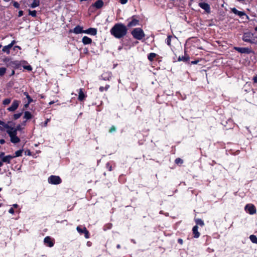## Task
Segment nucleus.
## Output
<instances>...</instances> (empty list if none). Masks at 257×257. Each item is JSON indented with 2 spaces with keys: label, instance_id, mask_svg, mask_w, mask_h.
<instances>
[{
  "label": "nucleus",
  "instance_id": "nucleus-33",
  "mask_svg": "<svg viewBox=\"0 0 257 257\" xmlns=\"http://www.w3.org/2000/svg\"><path fill=\"white\" fill-rule=\"evenodd\" d=\"M23 152V150H22V149L18 150L16 152H15V155L13 156V157H14V158H15V157H18L22 156Z\"/></svg>",
  "mask_w": 257,
  "mask_h": 257
},
{
  "label": "nucleus",
  "instance_id": "nucleus-25",
  "mask_svg": "<svg viewBox=\"0 0 257 257\" xmlns=\"http://www.w3.org/2000/svg\"><path fill=\"white\" fill-rule=\"evenodd\" d=\"M12 48L9 45L7 46H5L3 49L2 51L4 53H6L7 54H9L10 53V49Z\"/></svg>",
  "mask_w": 257,
  "mask_h": 257
},
{
  "label": "nucleus",
  "instance_id": "nucleus-11",
  "mask_svg": "<svg viewBox=\"0 0 257 257\" xmlns=\"http://www.w3.org/2000/svg\"><path fill=\"white\" fill-rule=\"evenodd\" d=\"M44 243L49 247H52L54 244V241L50 236H46L44 240Z\"/></svg>",
  "mask_w": 257,
  "mask_h": 257
},
{
  "label": "nucleus",
  "instance_id": "nucleus-9",
  "mask_svg": "<svg viewBox=\"0 0 257 257\" xmlns=\"http://www.w3.org/2000/svg\"><path fill=\"white\" fill-rule=\"evenodd\" d=\"M245 210L249 214L252 215L256 213V208L253 204H247L245 206Z\"/></svg>",
  "mask_w": 257,
  "mask_h": 257
},
{
  "label": "nucleus",
  "instance_id": "nucleus-20",
  "mask_svg": "<svg viewBox=\"0 0 257 257\" xmlns=\"http://www.w3.org/2000/svg\"><path fill=\"white\" fill-rule=\"evenodd\" d=\"M14 157H13V156L11 155H8L6 156H5L2 158V162L3 163H6L8 164L10 163L11 160L13 159Z\"/></svg>",
  "mask_w": 257,
  "mask_h": 257
},
{
  "label": "nucleus",
  "instance_id": "nucleus-44",
  "mask_svg": "<svg viewBox=\"0 0 257 257\" xmlns=\"http://www.w3.org/2000/svg\"><path fill=\"white\" fill-rule=\"evenodd\" d=\"M13 6L16 8H19L20 4L17 2H14Z\"/></svg>",
  "mask_w": 257,
  "mask_h": 257
},
{
  "label": "nucleus",
  "instance_id": "nucleus-41",
  "mask_svg": "<svg viewBox=\"0 0 257 257\" xmlns=\"http://www.w3.org/2000/svg\"><path fill=\"white\" fill-rule=\"evenodd\" d=\"M18 131H22L25 128L21 124H18L15 127Z\"/></svg>",
  "mask_w": 257,
  "mask_h": 257
},
{
  "label": "nucleus",
  "instance_id": "nucleus-17",
  "mask_svg": "<svg viewBox=\"0 0 257 257\" xmlns=\"http://www.w3.org/2000/svg\"><path fill=\"white\" fill-rule=\"evenodd\" d=\"M192 233L193 237L195 238H197L200 236V233L198 231V226L197 225H195L193 226L192 228Z\"/></svg>",
  "mask_w": 257,
  "mask_h": 257
},
{
  "label": "nucleus",
  "instance_id": "nucleus-61",
  "mask_svg": "<svg viewBox=\"0 0 257 257\" xmlns=\"http://www.w3.org/2000/svg\"><path fill=\"white\" fill-rule=\"evenodd\" d=\"M108 88H109V85H106L104 87L105 90H107L108 89Z\"/></svg>",
  "mask_w": 257,
  "mask_h": 257
},
{
  "label": "nucleus",
  "instance_id": "nucleus-62",
  "mask_svg": "<svg viewBox=\"0 0 257 257\" xmlns=\"http://www.w3.org/2000/svg\"><path fill=\"white\" fill-rule=\"evenodd\" d=\"M27 153H28V155H31V151L30 150H28Z\"/></svg>",
  "mask_w": 257,
  "mask_h": 257
},
{
  "label": "nucleus",
  "instance_id": "nucleus-30",
  "mask_svg": "<svg viewBox=\"0 0 257 257\" xmlns=\"http://www.w3.org/2000/svg\"><path fill=\"white\" fill-rule=\"evenodd\" d=\"M24 95L26 96V97L28 99V102H29V103H31L33 101V99L31 97V96L29 95V93L27 92H24Z\"/></svg>",
  "mask_w": 257,
  "mask_h": 257
},
{
  "label": "nucleus",
  "instance_id": "nucleus-8",
  "mask_svg": "<svg viewBox=\"0 0 257 257\" xmlns=\"http://www.w3.org/2000/svg\"><path fill=\"white\" fill-rule=\"evenodd\" d=\"M198 6L203 9L207 14L211 13V8L210 5L205 2H200L198 4Z\"/></svg>",
  "mask_w": 257,
  "mask_h": 257
},
{
  "label": "nucleus",
  "instance_id": "nucleus-35",
  "mask_svg": "<svg viewBox=\"0 0 257 257\" xmlns=\"http://www.w3.org/2000/svg\"><path fill=\"white\" fill-rule=\"evenodd\" d=\"M6 71H7L6 68L1 67L0 68V76L1 77L3 76L5 74Z\"/></svg>",
  "mask_w": 257,
  "mask_h": 257
},
{
  "label": "nucleus",
  "instance_id": "nucleus-51",
  "mask_svg": "<svg viewBox=\"0 0 257 257\" xmlns=\"http://www.w3.org/2000/svg\"><path fill=\"white\" fill-rule=\"evenodd\" d=\"M106 165H107V168H108V170H109V171H111V168H112V167H111V166L110 165V163H108L106 164Z\"/></svg>",
  "mask_w": 257,
  "mask_h": 257
},
{
  "label": "nucleus",
  "instance_id": "nucleus-36",
  "mask_svg": "<svg viewBox=\"0 0 257 257\" xmlns=\"http://www.w3.org/2000/svg\"><path fill=\"white\" fill-rule=\"evenodd\" d=\"M250 44H256L257 43V37H252L250 41L248 42Z\"/></svg>",
  "mask_w": 257,
  "mask_h": 257
},
{
  "label": "nucleus",
  "instance_id": "nucleus-43",
  "mask_svg": "<svg viewBox=\"0 0 257 257\" xmlns=\"http://www.w3.org/2000/svg\"><path fill=\"white\" fill-rule=\"evenodd\" d=\"M11 59L10 58H8V57H6L4 59H3V61L4 62H5L7 65V66H8V63H10V62H11Z\"/></svg>",
  "mask_w": 257,
  "mask_h": 257
},
{
  "label": "nucleus",
  "instance_id": "nucleus-34",
  "mask_svg": "<svg viewBox=\"0 0 257 257\" xmlns=\"http://www.w3.org/2000/svg\"><path fill=\"white\" fill-rule=\"evenodd\" d=\"M112 227V224L110 223H107L104 225L103 226V230L104 231H106L107 230L110 229Z\"/></svg>",
  "mask_w": 257,
  "mask_h": 257
},
{
  "label": "nucleus",
  "instance_id": "nucleus-3",
  "mask_svg": "<svg viewBox=\"0 0 257 257\" xmlns=\"http://www.w3.org/2000/svg\"><path fill=\"white\" fill-rule=\"evenodd\" d=\"M48 181L49 184L58 185L62 183V179L58 176L51 175L48 178Z\"/></svg>",
  "mask_w": 257,
  "mask_h": 257
},
{
  "label": "nucleus",
  "instance_id": "nucleus-47",
  "mask_svg": "<svg viewBox=\"0 0 257 257\" xmlns=\"http://www.w3.org/2000/svg\"><path fill=\"white\" fill-rule=\"evenodd\" d=\"M16 43V41L15 40H13L11 43L10 44H9V46H10V47L11 48H12V47L14 46V45Z\"/></svg>",
  "mask_w": 257,
  "mask_h": 257
},
{
  "label": "nucleus",
  "instance_id": "nucleus-64",
  "mask_svg": "<svg viewBox=\"0 0 257 257\" xmlns=\"http://www.w3.org/2000/svg\"><path fill=\"white\" fill-rule=\"evenodd\" d=\"M116 248H118V249L120 248V245L119 244H117L116 245Z\"/></svg>",
  "mask_w": 257,
  "mask_h": 257
},
{
  "label": "nucleus",
  "instance_id": "nucleus-26",
  "mask_svg": "<svg viewBox=\"0 0 257 257\" xmlns=\"http://www.w3.org/2000/svg\"><path fill=\"white\" fill-rule=\"evenodd\" d=\"M195 222L196 224V225H199L200 226H203L204 225V221L200 218H197L195 219Z\"/></svg>",
  "mask_w": 257,
  "mask_h": 257
},
{
  "label": "nucleus",
  "instance_id": "nucleus-58",
  "mask_svg": "<svg viewBox=\"0 0 257 257\" xmlns=\"http://www.w3.org/2000/svg\"><path fill=\"white\" fill-rule=\"evenodd\" d=\"M4 155H5V153L4 152H1V153H0V158H3V157H5Z\"/></svg>",
  "mask_w": 257,
  "mask_h": 257
},
{
  "label": "nucleus",
  "instance_id": "nucleus-28",
  "mask_svg": "<svg viewBox=\"0 0 257 257\" xmlns=\"http://www.w3.org/2000/svg\"><path fill=\"white\" fill-rule=\"evenodd\" d=\"M6 132L9 137H11L13 136H16L17 135L18 131L16 130V128H15L13 131H6Z\"/></svg>",
  "mask_w": 257,
  "mask_h": 257
},
{
  "label": "nucleus",
  "instance_id": "nucleus-19",
  "mask_svg": "<svg viewBox=\"0 0 257 257\" xmlns=\"http://www.w3.org/2000/svg\"><path fill=\"white\" fill-rule=\"evenodd\" d=\"M82 42L84 45H88L92 43V40L87 36H84L82 39Z\"/></svg>",
  "mask_w": 257,
  "mask_h": 257
},
{
  "label": "nucleus",
  "instance_id": "nucleus-6",
  "mask_svg": "<svg viewBox=\"0 0 257 257\" xmlns=\"http://www.w3.org/2000/svg\"><path fill=\"white\" fill-rule=\"evenodd\" d=\"M77 231L81 234H84L86 238H89V232L85 227H82L80 226H78L76 228Z\"/></svg>",
  "mask_w": 257,
  "mask_h": 257
},
{
  "label": "nucleus",
  "instance_id": "nucleus-14",
  "mask_svg": "<svg viewBox=\"0 0 257 257\" xmlns=\"http://www.w3.org/2000/svg\"><path fill=\"white\" fill-rule=\"evenodd\" d=\"M139 21L136 18H135V16H133L132 18V20L129 22L127 25V27L128 28H131L132 27H134L139 25Z\"/></svg>",
  "mask_w": 257,
  "mask_h": 257
},
{
  "label": "nucleus",
  "instance_id": "nucleus-42",
  "mask_svg": "<svg viewBox=\"0 0 257 257\" xmlns=\"http://www.w3.org/2000/svg\"><path fill=\"white\" fill-rule=\"evenodd\" d=\"M23 68H24V69H25L26 70H27L28 71H32V67L30 65L23 66Z\"/></svg>",
  "mask_w": 257,
  "mask_h": 257
},
{
  "label": "nucleus",
  "instance_id": "nucleus-2",
  "mask_svg": "<svg viewBox=\"0 0 257 257\" xmlns=\"http://www.w3.org/2000/svg\"><path fill=\"white\" fill-rule=\"evenodd\" d=\"M131 34L133 37L139 40H141L145 37V34L141 28H136L131 32Z\"/></svg>",
  "mask_w": 257,
  "mask_h": 257
},
{
  "label": "nucleus",
  "instance_id": "nucleus-22",
  "mask_svg": "<svg viewBox=\"0 0 257 257\" xmlns=\"http://www.w3.org/2000/svg\"><path fill=\"white\" fill-rule=\"evenodd\" d=\"M33 115L31 112L29 111H26L24 112V115L23 118L26 119V120H28L32 118Z\"/></svg>",
  "mask_w": 257,
  "mask_h": 257
},
{
  "label": "nucleus",
  "instance_id": "nucleus-40",
  "mask_svg": "<svg viewBox=\"0 0 257 257\" xmlns=\"http://www.w3.org/2000/svg\"><path fill=\"white\" fill-rule=\"evenodd\" d=\"M175 163L176 164H182L183 163V161L181 158H178L175 159Z\"/></svg>",
  "mask_w": 257,
  "mask_h": 257
},
{
  "label": "nucleus",
  "instance_id": "nucleus-7",
  "mask_svg": "<svg viewBox=\"0 0 257 257\" xmlns=\"http://www.w3.org/2000/svg\"><path fill=\"white\" fill-rule=\"evenodd\" d=\"M87 97L86 93L85 92L84 88H80L78 90V100L79 101H84Z\"/></svg>",
  "mask_w": 257,
  "mask_h": 257
},
{
  "label": "nucleus",
  "instance_id": "nucleus-29",
  "mask_svg": "<svg viewBox=\"0 0 257 257\" xmlns=\"http://www.w3.org/2000/svg\"><path fill=\"white\" fill-rule=\"evenodd\" d=\"M173 37L171 35H168L165 40L166 43L170 47L171 46V40Z\"/></svg>",
  "mask_w": 257,
  "mask_h": 257
},
{
  "label": "nucleus",
  "instance_id": "nucleus-18",
  "mask_svg": "<svg viewBox=\"0 0 257 257\" xmlns=\"http://www.w3.org/2000/svg\"><path fill=\"white\" fill-rule=\"evenodd\" d=\"M103 4V2L102 0H97L94 4H92V6L97 9H99L102 7Z\"/></svg>",
  "mask_w": 257,
  "mask_h": 257
},
{
  "label": "nucleus",
  "instance_id": "nucleus-46",
  "mask_svg": "<svg viewBox=\"0 0 257 257\" xmlns=\"http://www.w3.org/2000/svg\"><path fill=\"white\" fill-rule=\"evenodd\" d=\"M252 81H253V83L254 84V83H257V74L253 77Z\"/></svg>",
  "mask_w": 257,
  "mask_h": 257
},
{
  "label": "nucleus",
  "instance_id": "nucleus-55",
  "mask_svg": "<svg viewBox=\"0 0 257 257\" xmlns=\"http://www.w3.org/2000/svg\"><path fill=\"white\" fill-rule=\"evenodd\" d=\"M6 124H7V123L0 120V125H3L5 127Z\"/></svg>",
  "mask_w": 257,
  "mask_h": 257
},
{
  "label": "nucleus",
  "instance_id": "nucleus-21",
  "mask_svg": "<svg viewBox=\"0 0 257 257\" xmlns=\"http://www.w3.org/2000/svg\"><path fill=\"white\" fill-rule=\"evenodd\" d=\"M10 137V141L12 143L17 144L20 142V139L16 135Z\"/></svg>",
  "mask_w": 257,
  "mask_h": 257
},
{
  "label": "nucleus",
  "instance_id": "nucleus-52",
  "mask_svg": "<svg viewBox=\"0 0 257 257\" xmlns=\"http://www.w3.org/2000/svg\"><path fill=\"white\" fill-rule=\"evenodd\" d=\"M14 209L13 208H11L9 210V212L11 214H14Z\"/></svg>",
  "mask_w": 257,
  "mask_h": 257
},
{
  "label": "nucleus",
  "instance_id": "nucleus-63",
  "mask_svg": "<svg viewBox=\"0 0 257 257\" xmlns=\"http://www.w3.org/2000/svg\"><path fill=\"white\" fill-rule=\"evenodd\" d=\"M109 132L110 133H111V132H112V126H111V127L109 128Z\"/></svg>",
  "mask_w": 257,
  "mask_h": 257
},
{
  "label": "nucleus",
  "instance_id": "nucleus-59",
  "mask_svg": "<svg viewBox=\"0 0 257 257\" xmlns=\"http://www.w3.org/2000/svg\"><path fill=\"white\" fill-rule=\"evenodd\" d=\"M30 104V103H29V102H28L27 103L24 104V107L27 108L28 107H29Z\"/></svg>",
  "mask_w": 257,
  "mask_h": 257
},
{
  "label": "nucleus",
  "instance_id": "nucleus-12",
  "mask_svg": "<svg viewBox=\"0 0 257 257\" xmlns=\"http://www.w3.org/2000/svg\"><path fill=\"white\" fill-rule=\"evenodd\" d=\"M253 34L251 32H248L244 33L242 36V40L245 42H249L250 39L253 37Z\"/></svg>",
  "mask_w": 257,
  "mask_h": 257
},
{
  "label": "nucleus",
  "instance_id": "nucleus-53",
  "mask_svg": "<svg viewBox=\"0 0 257 257\" xmlns=\"http://www.w3.org/2000/svg\"><path fill=\"white\" fill-rule=\"evenodd\" d=\"M120 3L121 4H125L127 2V0H119Z\"/></svg>",
  "mask_w": 257,
  "mask_h": 257
},
{
  "label": "nucleus",
  "instance_id": "nucleus-48",
  "mask_svg": "<svg viewBox=\"0 0 257 257\" xmlns=\"http://www.w3.org/2000/svg\"><path fill=\"white\" fill-rule=\"evenodd\" d=\"M24 14V12L23 11H20L18 13V17H22Z\"/></svg>",
  "mask_w": 257,
  "mask_h": 257
},
{
  "label": "nucleus",
  "instance_id": "nucleus-10",
  "mask_svg": "<svg viewBox=\"0 0 257 257\" xmlns=\"http://www.w3.org/2000/svg\"><path fill=\"white\" fill-rule=\"evenodd\" d=\"M21 66V63L20 61L16 60V61H11L10 63H8V67H11L13 69H18Z\"/></svg>",
  "mask_w": 257,
  "mask_h": 257
},
{
  "label": "nucleus",
  "instance_id": "nucleus-31",
  "mask_svg": "<svg viewBox=\"0 0 257 257\" xmlns=\"http://www.w3.org/2000/svg\"><path fill=\"white\" fill-rule=\"evenodd\" d=\"M249 239L252 243L257 244V237L255 235H250Z\"/></svg>",
  "mask_w": 257,
  "mask_h": 257
},
{
  "label": "nucleus",
  "instance_id": "nucleus-49",
  "mask_svg": "<svg viewBox=\"0 0 257 257\" xmlns=\"http://www.w3.org/2000/svg\"><path fill=\"white\" fill-rule=\"evenodd\" d=\"M27 120H25L24 121H23L21 123V124L22 125L23 127H24L25 128V126L26 125V122H27Z\"/></svg>",
  "mask_w": 257,
  "mask_h": 257
},
{
  "label": "nucleus",
  "instance_id": "nucleus-54",
  "mask_svg": "<svg viewBox=\"0 0 257 257\" xmlns=\"http://www.w3.org/2000/svg\"><path fill=\"white\" fill-rule=\"evenodd\" d=\"M199 62V60H195L191 62L192 64H197Z\"/></svg>",
  "mask_w": 257,
  "mask_h": 257
},
{
  "label": "nucleus",
  "instance_id": "nucleus-45",
  "mask_svg": "<svg viewBox=\"0 0 257 257\" xmlns=\"http://www.w3.org/2000/svg\"><path fill=\"white\" fill-rule=\"evenodd\" d=\"M50 121V118H47L44 122L43 123V126L46 127L47 126V124H48V122H49Z\"/></svg>",
  "mask_w": 257,
  "mask_h": 257
},
{
  "label": "nucleus",
  "instance_id": "nucleus-38",
  "mask_svg": "<svg viewBox=\"0 0 257 257\" xmlns=\"http://www.w3.org/2000/svg\"><path fill=\"white\" fill-rule=\"evenodd\" d=\"M11 98H6L4 99L3 101V104L4 105H8L11 103Z\"/></svg>",
  "mask_w": 257,
  "mask_h": 257
},
{
  "label": "nucleus",
  "instance_id": "nucleus-32",
  "mask_svg": "<svg viewBox=\"0 0 257 257\" xmlns=\"http://www.w3.org/2000/svg\"><path fill=\"white\" fill-rule=\"evenodd\" d=\"M23 113V112L22 111L21 112L14 114L13 116V119L14 120H17L22 116Z\"/></svg>",
  "mask_w": 257,
  "mask_h": 257
},
{
  "label": "nucleus",
  "instance_id": "nucleus-50",
  "mask_svg": "<svg viewBox=\"0 0 257 257\" xmlns=\"http://www.w3.org/2000/svg\"><path fill=\"white\" fill-rule=\"evenodd\" d=\"M177 241H178V242L179 244H181V245H182V244H183V239H181V238H179V239H178Z\"/></svg>",
  "mask_w": 257,
  "mask_h": 257
},
{
  "label": "nucleus",
  "instance_id": "nucleus-23",
  "mask_svg": "<svg viewBox=\"0 0 257 257\" xmlns=\"http://www.w3.org/2000/svg\"><path fill=\"white\" fill-rule=\"evenodd\" d=\"M190 59L189 56L185 53L184 56H182V57L179 56L178 58L179 61H183V62H187Z\"/></svg>",
  "mask_w": 257,
  "mask_h": 257
},
{
  "label": "nucleus",
  "instance_id": "nucleus-13",
  "mask_svg": "<svg viewBox=\"0 0 257 257\" xmlns=\"http://www.w3.org/2000/svg\"><path fill=\"white\" fill-rule=\"evenodd\" d=\"M70 33H74L76 34H79L84 33V30H83V27L77 25L76 26L73 30H70L69 31Z\"/></svg>",
  "mask_w": 257,
  "mask_h": 257
},
{
  "label": "nucleus",
  "instance_id": "nucleus-56",
  "mask_svg": "<svg viewBox=\"0 0 257 257\" xmlns=\"http://www.w3.org/2000/svg\"><path fill=\"white\" fill-rule=\"evenodd\" d=\"M99 90L100 92H103L104 90H105V88L103 86H100L99 88Z\"/></svg>",
  "mask_w": 257,
  "mask_h": 257
},
{
  "label": "nucleus",
  "instance_id": "nucleus-1",
  "mask_svg": "<svg viewBox=\"0 0 257 257\" xmlns=\"http://www.w3.org/2000/svg\"><path fill=\"white\" fill-rule=\"evenodd\" d=\"M126 27L121 23L116 24L113 26V36L120 39L124 37L127 33Z\"/></svg>",
  "mask_w": 257,
  "mask_h": 257
},
{
  "label": "nucleus",
  "instance_id": "nucleus-24",
  "mask_svg": "<svg viewBox=\"0 0 257 257\" xmlns=\"http://www.w3.org/2000/svg\"><path fill=\"white\" fill-rule=\"evenodd\" d=\"M157 56L156 53H150L148 55V59L150 62H152Z\"/></svg>",
  "mask_w": 257,
  "mask_h": 257
},
{
  "label": "nucleus",
  "instance_id": "nucleus-4",
  "mask_svg": "<svg viewBox=\"0 0 257 257\" xmlns=\"http://www.w3.org/2000/svg\"><path fill=\"white\" fill-rule=\"evenodd\" d=\"M234 49L241 54H251L253 53L251 48L247 47H234Z\"/></svg>",
  "mask_w": 257,
  "mask_h": 257
},
{
  "label": "nucleus",
  "instance_id": "nucleus-57",
  "mask_svg": "<svg viewBox=\"0 0 257 257\" xmlns=\"http://www.w3.org/2000/svg\"><path fill=\"white\" fill-rule=\"evenodd\" d=\"M5 140L4 139H1L0 140V144H4L5 143Z\"/></svg>",
  "mask_w": 257,
  "mask_h": 257
},
{
  "label": "nucleus",
  "instance_id": "nucleus-60",
  "mask_svg": "<svg viewBox=\"0 0 257 257\" xmlns=\"http://www.w3.org/2000/svg\"><path fill=\"white\" fill-rule=\"evenodd\" d=\"M15 74V70L13 69V70L12 71L11 74L10 75V76H12L14 75Z\"/></svg>",
  "mask_w": 257,
  "mask_h": 257
},
{
  "label": "nucleus",
  "instance_id": "nucleus-5",
  "mask_svg": "<svg viewBox=\"0 0 257 257\" xmlns=\"http://www.w3.org/2000/svg\"><path fill=\"white\" fill-rule=\"evenodd\" d=\"M20 103H21V101L20 100H16V99L14 100L13 101L11 106H10L9 107H8L7 108V110L9 112H14V111H15L19 107Z\"/></svg>",
  "mask_w": 257,
  "mask_h": 257
},
{
  "label": "nucleus",
  "instance_id": "nucleus-15",
  "mask_svg": "<svg viewBox=\"0 0 257 257\" xmlns=\"http://www.w3.org/2000/svg\"><path fill=\"white\" fill-rule=\"evenodd\" d=\"M231 12L233 14L238 15L240 17H242L243 16H246L247 19H248V16L246 15V14L245 13V12H242V11H239L237 10L235 8H233L231 9Z\"/></svg>",
  "mask_w": 257,
  "mask_h": 257
},
{
  "label": "nucleus",
  "instance_id": "nucleus-16",
  "mask_svg": "<svg viewBox=\"0 0 257 257\" xmlns=\"http://www.w3.org/2000/svg\"><path fill=\"white\" fill-rule=\"evenodd\" d=\"M97 30L94 28H89L87 30H84L85 34L91 35L92 36H95L97 34Z\"/></svg>",
  "mask_w": 257,
  "mask_h": 257
},
{
  "label": "nucleus",
  "instance_id": "nucleus-27",
  "mask_svg": "<svg viewBox=\"0 0 257 257\" xmlns=\"http://www.w3.org/2000/svg\"><path fill=\"white\" fill-rule=\"evenodd\" d=\"M40 5L39 0H33V3L31 5V7L32 8H35L39 6Z\"/></svg>",
  "mask_w": 257,
  "mask_h": 257
},
{
  "label": "nucleus",
  "instance_id": "nucleus-39",
  "mask_svg": "<svg viewBox=\"0 0 257 257\" xmlns=\"http://www.w3.org/2000/svg\"><path fill=\"white\" fill-rule=\"evenodd\" d=\"M5 128L7 129V131H13L15 128V127H12L8 124L5 125Z\"/></svg>",
  "mask_w": 257,
  "mask_h": 257
},
{
  "label": "nucleus",
  "instance_id": "nucleus-37",
  "mask_svg": "<svg viewBox=\"0 0 257 257\" xmlns=\"http://www.w3.org/2000/svg\"><path fill=\"white\" fill-rule=\"evenodd\" d=\"M29 14L32 16L33 17H36L37 16V12L35 10L34 11H29Z\"/></svg>",
  "mask_w": 257,
  "mask_h": 257
}]
</instances>
